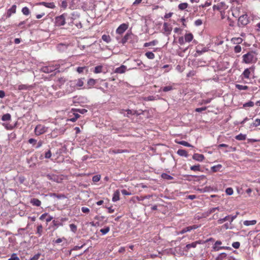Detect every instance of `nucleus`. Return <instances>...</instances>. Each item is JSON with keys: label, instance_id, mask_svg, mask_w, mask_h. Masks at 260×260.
<instances>
[{"label": "nucleus", "instance_id": "43", "mask_svg": "<svg viewBox=\"0 0 260 260\" xmlns=\"http://www.w3.org/2000/svg\"><path fill=\"white\" fill-rule=\"evenodd\" d=\"M102 38L106 43H109L111 40L109 35H104L102 36Z\"/></svg>", "mask_w": 260, "mask_h": 260}, {"label": "nucleus", "instance_id": "3", "mask_svg": "<svg viewBox=\"0 0 260 260\" xmlns=\"http://www.w3.org/2000/svg\"><path fill=\"white\" fill-rule=\"evenodd\" d=\"M59 64H52L49 65L48 66H45L41 68V71L45 73H51L59 69Z\"/></svg>", "mask_w": 260, "mask_h": 260}, {"label": "nucleus", "instance_id": "1", "mask_svg": "<svg viewBox=\"0 0 260 260\" xmlns=\"http://www.w3.org/2000/svg\"><path fill=\"white\" fill-rule=\"evenodd\" d=\"M258 53L254 51H250L242 56V63L253 64L257 61Z\"/></svg>", "mask_w": 260, "mask_h": 260}, {"label": "nucleus", "instance_id": "52", "mask_svg": "<svg viewBox=\"0 0 260 260\" xmlns=\"http://www.w3.org/2000/svg\"><path fill=\"white\" fill-rule=\"evenodd\" d=\"M234 50L236 53H238L241 51L242 48L240 45H237L234 47Z\"/></svg>", "mask_w": 260, "mask_h": 260}, {"label": "nucleus", "instance_id": "24", "mask_svg": "<svg viewBox=\"0 0 260 260\" xmlns=\"http://www.w3.org/2000/svg\"><path fill=\"white\" fill-rule=\"evenodd\" d=\"M103 72V66L102 65L96 66L94 68L93 73L95 74H99Z\"/></svg>", "mask_w": 260, "mask_h": 260}, {"label": "nucleus", "instance_id": "23", "mask_svg": "<svg viewBox=\"0 0 260 260\" xmlns=\"http://www.w3.org/2000/svg\"><path fill=\"white\" fill-rule=\"evenodd\" d=\"M177 153L181 156H184L186 157L188 156V153L187 151L184 149H178Z\"/></svg>", "mask_w": 260, "mask_h": 260}, {"label": "nucleus", "instance_id": "64", "mask_svg": "<svg viewBox=\"0 0 260 260\" xmlns=\"http://www.w3.org/2000/svg\"><path fill=\"white\" fill-rule=\"evenodd\" d=\"M52 156V153L50 150H48L45 153V157L46 158H50Z\"/></svg>", "mask_w": 260, "mask_h": 260}, {"label": "nucleus", "instance_id": "7", "mask_svg": "<svg viewBox=\"0 0 260 260\" xmlns=\"http://www.w3.org/2000/svg\"><path fill=\"white\" fill-rule=\"evenodd\" d=\"M238 214L239 213L237 212L235 215H228L223 218H220L217 220V223L220 224L223 223L226 220H229L230 223H231L234 221V220L237 217Z\"/></svg>", "mask_w": 260, "mask_h": 260}, {"label": "nucleus", "instance_id": "4", "mask_svg": "<svg viewBox=\"0 0 260 260\" xmlns=\"http://www.w3.org/2000/svg\"><path fill=\"white\" fill-rule=\"evenodd\" d=\"M249 19L247 14L240 16L238 21V25L239 27H244L249 23Z\"/></svg>", "mask_w": 260, "mask_h": 260}, {"label": "nucleus", "instance_id": "36", "mask_svg": "<svg viewBox=\"0 0 260 260\" xmlns=\"http://www.w3.org/2000/svg\"><path fill=\"white\" fill-rule=\"evenodd\" d=\"M161 177L162 178L168 180H172L173 179L172 176L167 173H162L161 175Z\"/></svg>", "mask_w": 260, "mask_h": 260}, {"label": "nucleus", "instance_id": "33", "mask_svg": "<svg viewBox=\"0 0 260 260\" xmlns=\"http://www.w3.org/2000/svg\"><path fill=\"white\" fill-rule=\"evenodd\" d=\"M221 168H222V165L220 164H218L217 165L214 166L212 167L211 170L213 172H217L218 171H219L221 169Z\"/></svg>", "mask_w": 260, "mask_h": 260}, {"label": "nucleus", "instance_id": "17", "mask_svg": "<svg viewBox=\"0 0 260 260\" xmlns=\"http://www.w3.org/2000/svg\"><path fill=\"white\" fill-rule=\"evenodd\" d=\"M184 38L186 42L189 43L193 40V36L191 33L189 32L185 34Z\"/></svg>", "mask_w": 260, "mask_h": 260}, {"label": "nucleus", "instance_id": "26", "mask_svg": "<svg viewBox=\"0 0 260 260\" xmlns=\"http://www.w3.org/2000/svg\"><path fill=\"white\" fill-rule=\"evenodd\" d=\"M96 80L90 78L87 81V84L89 88L92 87L96 84Z\"/></svg>", "mask_w": 260, "mask_h": 260}, {"label": "nucleus", "instance_id": "14", "mask_svg": "<svg viewBox=\"0 0 260 260\" xmlns=\"http://www.w3.org/2000/svg\"><path fill=\"white\" fill-rule=\"evenodd\" d=\"M126 70V67L124 65H121L120 67L115 69L114 73L117 74H123L125 72Z\"/></svg>", "mask_w": 260, "mask_h": 260}, {"label": "nucleus", "instance_id": "13", "mask_svg": "<svg viewBox=\"0 0 260 260\" xmlns=\"http://www.w3.org/2000/svg\"><path fill=\"white\" fill-rule=\"evenodd\" d=\"M192 158L198 161H203L205 159V156L203 154L194 153L192 156Z\"/></svg>", "mask_w": 260, "mask_h": 260}, {"label": "nucleus", "instance_id": "10", "mask_svg": "<svg viewBox=\"0 0 260 260\" xmlns=\"http://www.w3.org/2000/svg\"><path fill=\"white\" fill-rule=\"evenodd\" d=\"M201 243H202L201 241H197L193 242L190 244H188L185 246V250L188 251L191 248H196L198 244H200Z\"/></svg>", "mask_w": 260, "mask_h": 260}, {"label": "nucleus", "instance_id": "38", "mask_svg": "<svg viewBox=\"0 0 260 260\" xmlns=\"http://www.w3.org/2000/svg\"><path fill=\"white\" fill-rule=\"evenodd\" d=\"M199 228V226L196 224L192 225L191 226H188L187 227L185 228L186 232H190L192 230H196Z\"/></svg>", "mask_w": 260, "mask_h": 260}, {"label": "nucleus", "instance_id": "63", "mask_svg": "<svg viewBox=\"0 0 260 260\" xmlns=\"http://www.w3.org/2000/svg\"><path fill=\"white\" fill-rule=\"evenodd\" d=\"M240 243L239 242H235L232 244V246L236 249L239 248L240 247Z\"/></svg>", "mask_w": 260, "mask_h": 260}, {"label": "nucleus", "instance_id": "50", "mask_svg": "<svg viewBox=\"0 0 260 260\" xmlns=\"http://www.w3.org/2000/svg\"><path fill=\"white\" fill-rule=\"evenodd\" d=\"M259 125H260V119H259V118H256L254 120V122L252 124H251V126H254V127H256Z\"/></svg>", "mask_w": 260, "mask_h": 260}, {"label": "nucleus", "instance_id": "12", "mask_svg": "<svg viewBox=\"0 0 260 260\" xmlns=\"http://www.w3.org/2000/svg\"><path fill=\"white\" fill-rule=\"evenodd\" d=\"M207 51V48L206 47H202V46L201 45H198L196 47V53H197L198 55H200Z\"/></svg>", "mask_w": 260, "mask_h": 260}, {"label": "nucleus", "instance_id": "56", "mask_svg": "<svg viewBox=\"0 0 260 260\" xmlns=\"http://www.w3.org/2000/svg\"><path fill=\"white\" fill-rule=\"evenodd\" d=\"M125 111L127 112V114H126L127 117H128V115H135V114H137L136 111H133L132 110H129V109L126 110Z\"/></svg>", "mask_w": 260, "mask_h": 260}, {"label": "nucleus", "instance_id": "5", "mask_svg": "<svg viewBox=\"0 0 260 260\" xmlns=\"http://www.w3.org/2000/svg\"><path fill=\"white\" fill-rule=\"evenodd\" d=\"M67 14L63 13L62 15L55 17V24L57 26H63L66 24V16Z\"/></svg>", "mask_w": 260, "mask_h": 260}, {"label": "nucleus", "instance_id": "11", "mask_svg": "<svg viewBox=\"0 0 260 260\" xmlns=\"http://www.w3.org/2000/svg\"><path fill=\"white\" fill-rule=\"evenodd\" d=\"M222 244L220 241H217L215 242L213 246V249L215 251H218L220 249H229V247L225 246L218 247V245H220Z\"/></svg>", "mask_w": 260, "mask_h": 260}, {"label": "nucleus", "instance_id": "20", "mask_svg": "<svg viewBox=\"0 0 260 260\" xmlns=\"http://www.w3.org/2000/svg\"><path fill=\"white\" fill-rule=\"evenodd\" d=\"M32 86L27 84H20L18 86L19 90H26L31 89Z\"/></svg>", "mask_w": 260, "mask_h": 260}, {"label": "nucleus", "instance_id": "15", "mask_svg": "<svg viewBox=\"0 0 260 260\" xmlns=\"http://www.w3.org/2000/svg\"><path fill=\"white\" fill-rule=\"evenodd\" d=\"M16 6L15 5H13L11 8H10L7 13V15L8 17H10L12 14H15L16 12Z\"/></svg>", "mask_w": 260, "mask_h": 260}, {"label": "nucleus", "instance_id": "19", "mask_svg": "<svg viewBox=\"0 0 260 260\" xmlns=\"http://www.w3.org/2000/svg\"><path fill=\"white\" fill-rule=\"evenodd\" d=\"M30 203L33 206L39 207L41 205V202L39 199L32 198L30 200Z\"/></svg>", "mask_w": 260, "mask_h": 260}, {"label": "nucleus", "instance_id": "58", "mask_svg": "<svg viewBox=\"0 0 260 260\" xmlns=\"http://www.w3.org/2000/svg\"><path fill=\"white\" fill-rule=\"evenodd\" d=\"M8 260H20L19 258L17 256L16 254L13 253L10 258Z\"/></svg>", "mask_w": 260, "mask_h": 260}, {"label": "nucleus", "instance_id": "6", "mask_svg": "<svg viewBox=\"0 0 260 260\" xmlns=\"http://www.w3.org/2000/svg\"><path fill=\"white\" fill-rule=\"evenodd\" d=\"M47 131V127L43 125L38 124L35 129V134L36 136H40L45 133Z\"/></svg>", "mask_w": 260, "mask_h": 260}, {"label": "nucleus", "instance_id": "44", "mask_svg": "<svg viewBox=\"0 0 260 260\" xmlns=\"http://www.w3.org/2000/svg\"><path fill=\"white\" fill-rule=\"evenodd\" d=\"M68 2L67 0H63L61 1V4H60V7L63 9V10H65L68 7Z\"/></svg>", "mask_w": 260, "mask_h": 260}, {"label": "nucleus", "instance_id": "60", "mask_svg": "<svg viewBox=\"0 0 260 260\" xmlns=\"http://www.w3.org/2000/svg\"><path fill=\"white\" fill-rule=\"evenodd\" d=\"M70 228L72 232H73L74 233L76 232V231H77V226L75 224H74L73 223L70 224Z\"/></svg>", "mask_w": 260, "mask_h": 260}, {"label": "nucleus", "instance_id": "57", "mask_svg": "<svg viewBox=\"0 0 260 260\" xmlns=\"http://www.w3.org/2000/svg\"><path fill=\"white\" fill-rule=\"evenodd\" d=\"M65 240H66V239L64 237H62L61 238H58L57 239L53 241V242L54 243L59 244V243L62 242L63 241H65Z\"/></svg>", "mask_w": 260, "mask_h": 260}, {"label": "nucleus", "instance_id": "22", "mask_svg": "<svg viewBox=\"0 0 260 260\" xmlns=\"http://www.w3.org/2000/svg\"><path fill=\"white\" fill-rule=\"evenodd\" d=\"M66 81V78L63 77H61L58 78L56 80V83L57 85H58L59 86H60L62 85H63L65 83Z\"/></svg>", "mask_w": 260, "mask_h": 260}, {"label": "nucleus", "instance_id": "53", "mask_svg": "<svg viewBox=\"0 0 260 260\" xmlns=\"http://www.w3.org/2000/svg\"><path fill=\"white\" fill-rule=\"evenodd\" d=\"M179 144H181L182 145H183L184 146L186 147H192V146L189 143H188L186 141H181L178 143Z\"/></svg>", "mask_w": 260, "mask_h": 260}, {"label": "nucleus", "instance_id": "34", "mask_svg": "<svg viewBox=\"0 0 260 260\" xmlns=\"http://www.w3.org/2000/svg\"><path fill=\"white\" fill-rule=\"evenodd\" d=\"M43 233V226L42 224L38 225L37 228L36 234L38 235L39 237H40Z\"/></svg>", "mask_w": 260, "mask_h": 260}, {"label": "nucleus", "instance_id": "46", "mask_svg": "<svg viewBox=\"0 0 260 260\" xmlns=\"http://www.w3.org/2000/svg\"><path fill=\"white\" fill-rule=\"evenodd\" d=\"M216 210L219 211V208L215 207V208H212L210 209L207 212V216H208L209 214L214 212Z\"/></svg>", "mask_w": 260, "mask_h": 260}, {"label": "nucleus", "instance_id": "35", "mask_svg": "<svg viewBox=\"0 0 260 260\" xmlns=\"http://www.w3.org/2000/svg\"><path fill=\"white\" fill-rule=\"evenodd\" d=\"M158 43V41L157 40H153L150 42H147V43H145L144 44V46L146 47H148L149 46H154L155 45H156Z\"/></svg>", "mask_w": 260, "mask_h": 260}, {"label": "nucleus", "instance_id": "45", "mask_svg": "<svg viewBox=\"0 0 260 260\" xmlns=\"http://www.w3.org/2000/svg\"><path fill=\"white\" fill-rule=\"evenodd\" d=\"M110 227L106 226L103 229L100 230V232L102 233L103 235H105L107 234L110 231Z\"/></svg>", "mask_w": 260, "mask_h": 260}, {"label": "nucleus", "instance_id": "41", "mask_svg": "<svg viewBox=\"0 0 260 260\" xmlns=\"http://www.w3.org/2000/svg\"><path fill=\"white\" fill-rule=\"evenodd\" d=\"M145 56L150 59H153L155 58L154 54L152 52H147L145 53Z\"/></svg>", "mask_w": 260, "mask_h": 260}, {"label": "nucleus", "instance_id": "8", "mask_svg": "<svg viewBox=\"0 0 260 260\" xmlns=\"http://www.w3.org/2000/svg\"><path fill=\"white\" fill-rule=\"evenodd\" d=\"M162 30L164 31L163 33L168 36L171 33L172 30V27L170 24L167 22H164L163 24Z\"/></svg>", "mask_w": 260, "mask_h": 260}, {"label": "nucleus", "instance_id": "21", "mask_svg": "<svg viewBox=\"0 0 260 260\" xmlns=\"http://www.w3.org/2000/svg\"><path fill=\"white\" fill-rule=\"evenodd\" d=\"M120 192L118 190H116L113 193L112 201L113 202H116L119 200L120 198Z\"/></svg>", "mask_w": 260, "mask_h": 260}, {"label": "nucleus", "instance_id": "47", "mask_svg": "<svg viewBox=\"0 0 260 260\" xmlns=\"http://www.w3.org/2000/svg\"><path fill=\"white\" fill-rule=\"evenodd\" d=\"M190 170L193 171H200V165H194L190 167Z\"/></svg>", "mask_w": 260, "mask_h": 260}, {"label": "nucleus", "instance_id": "59", "mask_svg": "<svg viewBox=\"0 0 260 260\" xmlns=\"http://www.w3.org/2000/svg\"><path fill=\"white\" fill-rule=\"evenodd\" d=\"M186 42L185 41L184 38L183 37H180L178 39V43L180 45H182L185 44Z\"/></svg>", "mask_w": 260, "mask_h": 260}, {"label": "nucleus", "instance_id": "39", "mask_svg": "<svg viewBox=\"0 0 260 260\" xmlns=\"http://www.w3.org/2000/svg\"><path fill=\"white\" fill-rule=\"evenodd\" d=\"M22 13L23 15L27 16L30 14V11L28 8L27 7H23L21 10Z\"/></svg>", "mask_w": 260, "mask_h": 260}, {"label": "nucleus", "instance_id": "55", "mask_svg": "<svg viewBox=\"0 0 260 260\" xmlns=\"http://www.w3.org/2000/svg\"><path fill=\"white\" fill-rule=\"evenodd\" d=\"M52 223H53V226H56L57 228H58L59 226L62 225V223H61L59 222L58 221H57L55 220H53L52 221Z\"/></svg>", "mask_w": 260, "mask_h": 260}, {"label": "nucleus", "instance_id": "32", "mask_svg": "<svg viewBox=\"0 0 260 260\" xmlns=\"http://www.w3.org/2000/svg\"><path fill=\"white\" fill-rule=\"evenodd\" d=\"M235 139L239 141L245 140L246 139V135L240 134L235 137Z\"/></svg>", "mask_w": 260, "mask_h": 260}, {"label": "nucleus", "instance_id": "62", "mask_svg": "<svg viewBox=\"0 0 260 260\" xmlns=\"http://www.w3.org/2000/svg\"><path fill=\"white\" fill-rule=\"evenodd\" d=\"M100 175H95L92 177V181L94 182H97L100 181Z\"/></svg>", "mask_w": 260, "mask_h": 260}, {"label": "nucleus", "instance_id": "28", "mask_svg": "<svg viewBox=\"0 0 260 260\" xmlns=\"http://www.w3.org/2000/svg\"><path fill=\"white\" fill-rule=\"evenodd\" d=\"M257 221L256 220H245L243 222V224L245 226H249L254 225L256 223Z\"/></svg>", "mask_w": 260, "mask_h": 260}, {"label": "nucleus", "instance_id": "30", "mask_svg": "<svg viewBox=\"0 0 260 260\" xmlns=\"http://www.w3.org/2000/svg\"><path fill=\"white\" fill-rule=\"evenodd\" d=\"M126 152V150H122V149H110L109 153L112 154H116V153H121Z\"/></svg>", "mask_w": 260, "mask_h": 260}, {"label": "nucleus", "instance_id": "27", "mask_svg": "<svg viewBox=\"0 0 260 260\" xmlns=\"http://www.w3.org/2000/svg\"><path fill=\"white\" fill-rule=\"evenodd\" d=\"M188 7V4L187 3H182L178 6V8L180 11H183L185 10Z\"/></svg>", "mask_w": 260, "mask_h": 260}, {"label": "nucleus", "instance_id": "48", "mask_svg": "<svg viewBox=\"0 0 260 260\" xmlns=\"http://www.w3.org/2000/svg\"><path fill=\"white\" fill-rule=\"evenodd\" d=\"M254 106V103L252 101H249L247 103H246L243 104V107L246 108V107H252Z\"/></svg>", "mask_w": 260, "mask_h": 260}, {"label": "nucleus", "instance_id": "51", "mask_svg": "<svg viewBox=\"0 0 260 260\" xmlns=\"http://www.w3.org/2000/svg\"><path fill=\"white\" fill-rule=\"evenodd\" d=\"M74 117L70 119V121L72 122H75L80 116V115L77 113H74Z\"/></svg>", "mask_w": 260, "mask_h": 260}, {"label": "nucleus", "instance_id": "49", "mask_svg": "<svg viewBox=\"0 0 260 260\" xmlns=\"http://www.w3.org/2000/svg\"><path fill=\"white\" fill-rule=\"evenodd\" d=\"M47 178L51 180H53L54 181H57V176L54 175H48Z\"/></svg>", "mask_w": 260, "mask_h": 260}, {"label": "nucleus", "instance_id": "29", "mask_svg": "<svg viewBox=\"0 0 260 260\" xmlns=\"http://www.w3.org/2000/svg\"><path fill=\"white\" fill-rule=\"evenodd\" d=\"M131 36V34L126 33L125 35V36L122 38L121 41V43L123 44H125L127 42V41H128V40L129 39Z\"/></svg>", "mask_w": 260, "mask_h": 260}, {"label": "nucleus", "instance_id": "61", "mask_svg": "<svg viewBox=\"0 0 260 260\" xmlns=\"http://www.w3.org/2000/svg\"><path fill=\"white\" fill-rule=\"evenodd\" d=\"M225 192L228 195H232L233 193V189L231 187H229L226 189Z\"/></svg>", "mask_w": 260, "mask_h": 260}, {"label": "nucleus", "instance_id": "9", "mask_svg": "<svg viewBox=\"0 0 260 260\" xmlns=\"http://www.w3.org/2000/svg\"><path fill=\"white\" fill-rule=\"evenodd\" d=\"M128 27V23L120 24L116 30V32L119 35H122Z\"/></svg>", "mask_w": 260, "mask_h": 260}, {"label": "nucleus", "instance_id": "2", "mask_svg": "<svg viewBox=\"0 0 260 260\" xmlns=\"http://www.w3.org/2000/svg\"><path fill=\"white\" fill-rule=\"evenodd\" d=\"M255 66H251L248 68L245 69L242 73L241 77L243 79H250L251 76H254Z\"/></svg>", "mask_w": 260, "mask_h": 260}, {"label": "nucleus", "instance_id": "54", "mask_svg": "<svg viewBox=\"0 0 260 260\" xmlns=\"http://www.w3.org/2000/svg\"><path fill=\"white\" fill-rule=\"evenodd\" d=\"M211 4H212L211 1H207L204 4H202V5H200V7H202L203 8H206L207 7L211 6Z\"/></svg>", "mask_w": 260, "mask_h": 260}, {"label": "nucleus", "instance_id": "18", "mask_svg": "<svg viewBox=\"0 0 260 260\" xmlns=\"http://www.w3.org/2000/svg\"><path fill=\"white\" fill-rule=\"evenodd\" d=\"M39 5H43L47 8L54 9L55 7V6L53 3H46L44 2H42L39 3Z\"/></svg>", "mask_w": 260, "mask_h": 260}, {"label": "nucleus", "instance_id": "40", "mask_svg": "<svg viewBox=\"0 0 260 260\" xmlns=\"http://www.w3.org/2000/svg\"><path fill=\"white\" fill-rule=\"evenodd\" d=\"M236 88H237L238 89L240 90H247L248 89V87L246 85H240V84H236Z\"/></svg>", "mask_w": 260, "mask_h": 260}, {"label": "nucleus", "instance_id": "42", "mask_svg": "<svg viewBox=\"0 0 260 260\" xmlns=\"http://www.w3.org/2000/svg\"><path fill=\"white\" fill-rule=\"evenodd\" d=\"M173 89V88L172 86L169 85V86H167L161 88L160 90H162L164 92H168V91L172 90Z\"/></svg>", "mask_w": 260, "mask_h": 260}, {"label": "nucleus", "instance_id": "31", "mask_svg": "<svg viewBox=\"0 0 260 260\" xmlns=\"http://www.w3.org/2000/svg\"><path fill=\"white\" fill-rule=\"evenodd\" d=\"M232 42H233L234 44L238 45L242 42L243 39L240 37L233 38L232 39Z\"/></svg>", "mask_w": 260, "mask_h": 260}, {"label": "nucleus", "instance_id": "16", "mask_svg": "<svg viewBox=\"0 0 260 260\" xmlns=\"http://www.w3.org/2000/svg\"><path fill=\"white\" fill-rule=\"evenodd\" d=\"M85 79L84 78H79L77 80H75L73 82H74V84L79 87H81L83 86L84 85V81L83 80Z\"/></svg>", "mask_w": 260, "mask_h": 260}, {"label": "nucleus", "instance_id": "25", "mask_svg": "<svg viewBox=\"0 0 260 260\" xmlns=\"http://www.w3.org/2000/svg\"><path fill=\"white\" fill-rule=\"evenodd\" d=\"M84 70H85L86 72H88V67L86 66L79 67L77 68V69H76V71L79 74L83 73Z\"/></svg>", "mask_w": 260, "mask_h": 260}, {"label": "nucleus", "instance_id": "37", "mask_svg": "<svg viewBox=\"0 0 260 260\" xmlns=\"http://www.w3.org/2000/svg\"><path fill=\"white\" fill-rule=\"evenodd\" d=\"M11 116L9 113L5 114L4 115H3V116L2 117V120L4 121H9L11 119Z\"/></svg>", "mask_w": 260, "mask_h": 260}]
</instances>
